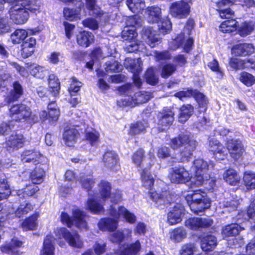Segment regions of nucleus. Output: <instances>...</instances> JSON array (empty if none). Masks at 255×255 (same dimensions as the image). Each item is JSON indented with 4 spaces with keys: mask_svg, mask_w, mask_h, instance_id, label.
I'll list each match as a JSON object with an SVG mask.
<instances>
[{
    "mask_svg": "<svg viewBox=\"0 0 255 255\" xmlns=\"http://www.w3.org/2000/svg\"><path fill=\"white\" fill-rule=\"evenodd\" d=\"M10 3L9 10L12 21L16 24L25 23L29 18L28 10L37 13L40 11L41 2L39 0H5Z\"/></svg>",
    "mask_w": 255,
    "mask_h": 255,
    "instance_id": "nucleus-1",
    "label": "nucleus"
},
{
    "mask_svg": "<svg viewBox=\"0 0 255 255\" xmlns=\"http://www.w3.org/2000/svg\"><path fill=\"white\" fill-rule=\"evenodd\" d=\"M213 163L208 164L203 159H196L193 163V168L195 171V176L191 182L195 186H200L208 183L210 188L213 189L215 185V180L210 177L207 173L210 168H213Z\"/></svg>",
    "mask_w": 255,
    "mask_h": 255,
    "instance_id": "nucleus-2",
    "label": "nucleus"
},
{
    "mask_svg": "<svg viewBox=\"0 0 255 255\" xmlns=\"http://www.w3.org/2000/svg\"><path fill=\"white\" fill-rule=\"evenodd\" d=\"M133 88V86L130 84H126L119 88V91L121 94L127 95V97L126 96L121 100L122 104L120 101H118L119 105L133 106L147 102L152 97L151 93L146 91H138L136 92L133 96H131Z\"/></svg>",
    "mask_w": 255,
    "mask_h": 255,
    "instance_id": "nucleus-3",
    "label": "nucleus"
},
{
    "mask_svg": "<svg viewBox=\"0 0 255 255\" xmlns=\"http://www.w3.org/2000/svg\"><path fill=\"white\" fill-rule=\"evenodd\" d=\"M186 200L191 211L195 213L202 212L210 207V201L207 197L206 194L200 190L188 194L186 196Z\"/></svg>",
    "mask_w": 255,
    "mask_h": 255,
    "instance_id": "nucleus-4",
    "label": "nucleus"
},
{
    "mask_svg": "<svg viewBox=\"0 0 255 255\" xmlns=\"http://www.w3.org/2000/svg\"><path fill=\"white\" fill-rule=\"evenodd\" d=\"M11 119L15 122H24L31 116V111L29 107L23 104L13 105L9 109Z\"/></svg>",
    "mask_w": 255,
    "mask_h": 255,
    "instance_id": "nucleus-5",
    "label": "nucleus"
},
{
    "mask_svg": "<svg viewBox=\"0 0 255 255\" xmlns=\"http://www.w3.org/2000/svg\"><path fill=\"white\" fill-rule=\"evenodd\" d=\"M55 232L58 238H64L71 247L78 249L82 247L83 242L76 233L70 232L65 228L57 229Z\"/></svg>",
    "mask_w": 255,
    "mask_h": 255,
    "instance_id": "nucleus-6",
    "label": "nucleus"
},
{
    "mask_svg": "<svg viewBox=\"0 0 255 255\" xmlns=\"http://www.w3.org/2000/svg\"><path fill=\"white\" fill-rule=\"evenodd\" d=\"M168 176L172 183L176 184L185 183L191 179L188 171L181 166L170 168Z\"/></svg>",
    "mask_w": 255,
    "mask_h": 255,
    "instance_id": "nucleus-7",
    "label": "nucleus"
},
{
    "mask_svg": "<svg viewBox=\"0 0 255 255\" xmlns=\"http://www.w3.org/2000/svg\"><path fill=\"white\" fill-rule=\"evenodd\" d=\"M111 216L112 217L111 221L109 219L104 221L103 223H116L118 222V219L121 217H124L127 222L129 223H134L136 221V217L135 215L129 212L126 208L124 207H121L119 208L118 211L111 206L110 211Z\"/></svg>",
    "mask_w": 255,
    "mask_h": 255,
    "instance_id": "nucleus-8",
    "label": "nucleus"
},
{
    "mask_svg": "<svg viewBox=\"0 0 255 255\" xmlns=\"http://www.w3.org/2000/svg\"><path fill=\"white\" fill-rule=\"evenodd\" d=\"M190 12V6L183 1L172 3L170 7V13L174 17L183 18L187 17Z\"/></svg>",
    "mask_w": 255,
    "mask_h": 255,
    "instance_id": "nucleus-9",
    "label": "nucleus"
},
{
    "mask_svg": "<svg viewBox=\"0 0 255 255\" xmlns=\"http://www.w3.org/2000/svg\"><path fill=\"white\" fill-rule=\"evenodd\" d=\"M158 128L160 131L167 129L174 121V113L169 109H163L158 115Z\"/></svg>",
    "mask_w": 255,
    "mask_h": 255,
    "instance_id": "nucleus-10",
    "label": "nucleus"
},
{
    "mask_svg": "<svg viewBox=\"0 0 255 255\" xmlns=\"http://www.w3.org/2000/svg\"><path fill=\"white\" fill-rule=\"evenodd\" d=\"M22 245V242L17 238H13L9 244L1 245L0 250L2 253L8 255H21L22 253L18 250V248L21 247Z\"/></svg>",
    "mask_w": 255,
    "mask_h": 255,
    "instance_id": "nucleus-11",
    "label": "nucleus"
},
{
    "mask_svg": "<svg viewBox=\"0 0 255 255\" xmlns=\"http://www.w3.org/2000/svg\"><path fill=\"white\" fill-rule=\"evenodd\" d=\"M87 216L82 211L79 209L73 210V219L65 213H62L61 215V221L63 223H73L75 221L79 223H84L86 222Z\"/></svg>",
    "mask_w": 255,
    "mask_h": 255,
    "instance_id": "nucleus-12",
    "label": "nucleus"
},
{
    "mask_svg": "<svg viewBox=\"0 0 255 255\" xmlns=\"http://www.w3.org/2000/svg\"><path fill=\"white\" fill-rule=\"evenodd\" d=\"M227 148L231 156L236 160L240 158L245 151L241 141L239 140H228Z\"/></svg>",
    "mask_w": 255,
    "mask_h": 255,
    "instance_id": "nucleus-13",
    "label": "nucleus"
},
{
    "mask_svg": "<svg viewBox=\"0 0 255 255\" xmlns=\"http://www.w3.org/2000/svg\"><path fill=\"white\" fill-rule=\"evenodd\" d=\"M233 0H219L216 2L217 10L222 18H229L232 17L234 11L229 6L233 3Z\"/></svg>",
    "mask_w": 255,
    "mask_h": 255,
    "instance_id": "nucleus-14",
    "label": "nucleus"
},
{
    "mask_svg": "<svg viewBox=\"0 0 255 255\" xmlns=\"http://www.w3.org/2000/svg\"><path fill=\"white\" fill-rule=\"evenodd\" d=\"M43 157L39 151L34 149L25 150L21 154V160L23 163L32 162L35 165L40 163V160Z\"/></svg>",
    "mask_w": 255,
    "mask_h": 255,
    "instance_id": "nucleus-15",
    "label": "nucleus"
},
{
    "mask_svg": "<svg viewBox=\"0 0 255 255\" xmlns=\"http://www.w3.org/2000/svg\"><path fill=\"white\" fill-rule=\"evenodd\" d=\"M209 146L211 150L214 152L215 158L218 160H223L227 155L226 148L219 141L215 139L209 140Z\"/></svg>",
    "mask_w": 255,
    "mask_h": 255,
    "instance_id": "nucleus-16",
    "label": "nucleus"
},
{
    "mask_svg": "<svg viewBox=\"0 0 255 255\" xmlns=\"http://www.w3.org/2000/svg\"><path fill=\"white\" fill-rule=\"evenodd\" d=\"M197 146V143L195 140H191L190 142L180 152V158H175L174 162H183L188 161L192 155V152L195 150Z\"/></svg>",
    "mask_w": 255,
    "mask_h": 255,
    "instance_id": "nucleus-17",
    "label": "nucleus"
},
{
    "mask_svg": "<svg viewBox=\"0 0 255 255\" xmlns=\"http://www.w3.org/2000/svg\"><path fill=\"white\" fill-rule=\"evenodd\" d=\"M184 210L182 204L176 203L172 209L168 214V221L169 223H179L181 222L182 216Z\"/></svg>",
    "mask_w": 255,
    "mask_h": 255,
    "instance_id": "nucleus-18",
    "label": "nucleus"
},
{
    "mask_svg": "<svg viewBox=\"0 0 255 255\" xmlns=\"http://www.w3.org/2000/svg\"><path fill=\"white\" fill-rule=\"evenodd\" d=\"M142 37L143 40L151 47H154L160 41L158 35L156 34L155 31L151 27L146 28L142 30Z\"/></svg>",
    "mask_w": 255,
    "mask_h": 255,
    "instance_id": "nucleus-19",
    "label": "nucleus"
},
{
    "mask_svg": "<svg viewBox=\"0 0 255 255\" xmlns=\"http://www.w3.org/2000/svg\"><path fill=\"white\" fill-rule=\"evenodd\" d=\"M79 135L78 130L72 127L65 130L63 134V138L67 146H72L76 142Z\"/></svg>",
    "mask_w": 255,
    "mask_h": 255,
    "instance_id": "nucleus-20",
    "label": "nucleus"
},
{
    "mask_svg": "<svg viewBox=\"0 0 255 255\" xmlns=\"http://www.w3.org/2000/svg\"><path fill=\"white\" fill-rule=\"evenodd\" d=\"M27 68L33 76L43 79L48 74V70L44 66L36 63L27 64Z\"/></svg>",
    "mask_w": 255,
    "mask_h": 255,
    "instance_id": "nucleus-21",
    "label": "nucleus"
},
{
    "mask_svg": "<svg viewBox=\"0 0 255 255\" xmlns=\"http://www.w3.org/2000/svg\"><path fill=\"white\" fill-rule=\"evenodd\" d=\"M149 194L150 199L155 203L158 208H161L169 201L167 197L169 193L166 191H162V193L150 192Z\"/></svg>",
    "mask_w": 255,
    "mask_h": 255,
    "instance_id": "nucleus-22",
    "label": "nucleus"
},
{
    "mask_svg": "<svg viewBox=\"0 0 255 255\" xmlns=\"http://www.w3.org/2000/svg\"><path fill=\"white\" fill-rule=\"evenodd\" d=\"M94 40V36L92 33L83 30L77 35V42L78 45L84 47L89 46Z\"/></svg>",
    "mask_w": 255,
    "mask_h": 255,
    "instance_id": "nucleus-23",
    "label": "nucleus"
},
{
    "mask_svg": "<svg viewBox=\"0 0 255 255\" xmlns=\"http://www.w3.org/2000/svg\"><path fill=\"white\" fill-rule=\"evenodd\" d=\"M147 21L149 23H157L161 19V9L158 6L148 7L145 10Z\"/></svg>",
    "mask_w": 255,
    "mask_h": 255,
    "instance_id": "nucleus-24",
    "label": "nucleus"
},
{
    "mask_svg": "<svg viewBox=\"0 0 255 255\" xmlns=\"http://www.w3.org/2000/svg\"><path fill=\"white\" fill-rule=\"evenodd\" d=\"M103 162L105 166L113 170L118 166V155L113 151H107L103 155Z\"/></svg>",
    "mask_w": 255,
    "mask_h": 255,
    "instance_id": "nucleus-25",
    "label": "nucleus"
},
{
    "mask_svg": "<svg viewBox=\"0 0 255 255\" xmlns=\"http://www.w3.org/2000/svg\"><path fill=\"white\" fill-rule=\"evenodd\" d=\"M35 44L36 40L33 37H30L22 44L21 55L23 58H26L32 55Z\"/></svg>",
    "mask_w": 255,
    "mask_h": 255,
    "instance_id": "nucleus-26",
    "label": "nucleus"
},
{
    "mask_svg": "<svg viewBox=\"0 0 255 255\" xmlns=\"http://www.w3.org/2000/svg\"><path fill=\"white\" fill-rule=\"evenodd\" d=\"M54 112L53 111H48L47 113L45 111H42L39 114V118L33 115L32 119L34 122H37L40 119L41 121H45L48 120V122L51 124H55L58 120L59 115H57L56 117L54 116Z\"/></svg>",
    "mask_w": 255,
    "mask_h": 255,
    "instance_id": "nucleus-27",
    "label": "nucleus"
},
{
    "mask_svg": "<svg viewBox=\"0 0 255 255\" xmlns=\"http://www.w3.org/2000/svg\"><path fill=\"white\" fill-rule=\"evenodd\" d=\"M217 245L216 238L211 235L206 236L201 240V248L205 252L213 250Z\"/></svg>",
    "mask_w": 255,
    "mask_h": 255,
    "instance_id": "nucleus-28",
    "label": "nucleus"
},
{
    "mask_svg": "<svg viewBox=\"0 0 255 255\" xmlns=\"http://www.w3.org/2000/svg\"><path fill=\"white\" fill-rule=\"evenodd\" d=\"M24 141V138L22 134L15 133L9 137L6 143L7 146L9 147L18 149L23 145Z\"/></svg>",
    "mask_w": 255,
    "mask_h": 255,
    "instance_id": "nucleus-29",
    "label": "nucleus"
},
{
    "mask_svg": "<svg viewBox=\"0 0 255 255\" xmlns=\"http://www.w3.org/2000/svg\"><path fill=\"white\" fill-rule=\"evenodd\" d=\"M191 140H194L190 139L189 135L187 134H181L178 137L172 138L171 140L170 146L172 148L178 149L182 146L187 145Z\"/></svg>",
    "mask_w": 255,
    "mask_h": 255,
    "instance_id": "nucleus-30",
    "label": "nucleus"
},
{
    "mask_svg": "<svg viewBox=\"0 0 255 255\" xmlns=\"http://www.w3.org/2000/svg\"><path fill=\"white\" fill-rule=\"evenodd\" d=\"M140 249V244L138 241L135 243L121 247L117 253L118 255H136Z\"/></svg>",
    "mask_w": 255,
    "mask_h": 255,
    "instance_id": "nucleus-31",
    "label": "nucleus"
},
{
    "mask_svg": "<svg viewBox=\"0 0 255 255\" xmlns=\"http://www.w3.org/2000/svg\"><path fill=\"white\" fill-rule=\"evenodd\" d=\"M96 197H89L86 202L85 206L87 209L92 213L100 214L103 212V206L97 202Z\"/></svg>",
    "mask_w": 255,
    "mask_h": 255,
    "instance_id": "nucleus-32",
    "label": "nucleus"
},
{
    "mask_svg": "<svg viewBox=\"0 0 255 255\" xmlns=\"http://www.w3.org/2000/svg\"><path fill=\"white\" fill-rule=\"evenodd\" d=\"M184 37L182 33L179 36H177L174 40L173 43L176 44L175 47H171L173 49H176L181 45H183V47L184 51L186 52H189L192 48L193 44V39L191 38H189L184 42Z\"/></svg>",
    "mask_w": 255,
    "mask_h": 255,
    "instance_id": "nucleus-33",
    "label": "nucleus"
},
{
    "mask_svg": "<svg viewBox=\"0 0 255 255\" xmlns=\"http://www.w3.org/2000/svg\"><path fill=\"white\" fill-rule=\"evenodd\" d=\"M43 164H40L36 167L34 170L31 173L30 179L32 183L34 184H40L43 181V177L45 174L44 169L43 167Z\"/></svg>",
    "mask_w": 255,
    "mask_h": 255,
    "instance_id": "nucleus-34",
    "label": "nucleus"
},
{
    "mask_svg": "<svg viewBox=\"0 0 255 255\" xmlns=\"http://www.w3.org/2000/svg\"><path fill=\"white\" fill-rule=\"evenodd\" d=\"M223 178L227 183L233 186L236 185L239 182L240 179L236 171L232 168L225 172Z\"/></svg>",
    "mask_w": 255,
    "mask_h": 255,
    "instance_id": "nucleus-35",
    "label": "nucleus"
},
{
    "mask_svg": "<svg viewBox=\"0 0 255 255\" xmlns=\"http://www.w3.org/2000/svg\"><path fill=\"white\" fill-rule=\"evenodd\" d=\"M128 62L130 61L131 64H134L135 65V67L132 65L131 67L133 69V80L134 84L138 87L140 88L142 85V82L141 79L139 77L137 73L141 70V67L140 66L141 61L139 60H136V61L133 60L132 59H128Z\"/></svg>",
    "mask_w": 255,
    "mask_h": 255,
    "instance_id": "nucleus-36",
    "label": "nucleus"
},
{
    "mask_svg": "<svg viewBox=\"0 0 255 255\" xmlns=\"http://www.w3.org/2000/svg\"><path fill=\"white\" fill-rule=\"evenodd\" d=\"M23 94V88L18 82L13 83V89L12 90L7 96V103L16 101Z\"/></svg>",
    "mask_w": 255,
    "mask_h": 255,
    "instance_id": "nucleus-37",
    "label": "nucleus"
},
{
    "mask_svg": "<svg viewBox=\"0 0 255 255\" xmlns=\"http://www.w3.org/2000/svg\"><path fill=\"white\" fill-rule=\"evenodd\" d=\"M53 237L46 236L43 243V249L41 252L40 255H54V247L53 242Z\"/></svg>",
    "mask_w": 255,
    "mask_h": 255,
    "instance_id": "nucleus-38",
    "label": "nucleus"
},
{
    "mask_svg": "<svg viewBox=\"0 0 255 255\" xmlns=\"http://www.w3.org/2000/svg\"><path fill=\"white\" fill-rule=\"evenodd\" d=\"M193 107L191 105L182 106L180 110L178 119L181 123H184L190 117L193 113Z\"/></svg>",
    "mask_w": 255,
    "mask_h": 255,
    "instance_id": "nucleus-39",
    "label": "nucleus"
},
{
    "mask_svg": "<svg viewBox=\"0 0 255 255\" xmlns=\"http://www.w3.org/2000/svg\"><path fill=\"white\" fill-rule=\"evenodd\" d=\"M126 4L129 10L133 13H138L145 7V2L143 0H127Z\"/></svg>",
    "mask_w": 255,
    "mask_h": 255,
    "instance_id": "nucleus-40",
    "label": "nucleus"
},
{
    "mask_svg": "<svg viewBox=\"0 0 255 255\" xmlns=\"http://www.w3.org/2000/svg\"><path fill=\"white\" fill-rule=\"evenodd\" d=\"M241 230L239 224H229L223 229L222 234L225 238L235 236L239 234Z\"/></svg>",
    "mask_w": 255,
    "mask_h": 255,
    "instance_id": "nucleus-41",
    "label": "nucleus"
},
{
    "mask_svg": "<svg viewBox=\"0 0 255 255\" xmlns=\"http://www.w3.org/2000/svg\"><path fill=\"white\" fill-rule=\"evenodd\" d=\"M141 178L143 185L147 189H150L153 185L154 179L149 172L148 169L145 168L141 173Z\"/></svg>",
    "mask_w": 255,
    "mask_h": 255,
    "instance_id": "nucleus-42",
    "label": "nucleus"
},
{
    "mask_svg": "<svg viewBox=\"0 0 255 255\" xmlns=\"http://www.w3.org/2000/svg\"><path fill=\"white\" fill-rule=\"evenodd\" d=\"M48 85L50 90L54 96L57 95L60 90V82L57 77L54 74L49 75Z\"/></svg>",
    "mask_w": 255,
    "mask_h": 255,
    "instance_id": "nucleus-43",
    "label": "nucleus"
},
{
    "mask_svg": "<svg viewBox=\"0 0 255 255\" xmlns=\"http://www.w3.org/2000/svg\"><path fill=\"white\" fill-rule=\"evenodd\" d=\"M186 231L181 228L174 229L170 233V238L174 243H180L186 237Z\"/></svg>",
    "mask_w": 255,
    "mask_h": 255,
    "instance_id": "nucleus-44",
    "label": "nucleus"
},
{
    "mask_svg": "<svg viewBox=\"0 0 255 255\" xmlns=\"http://www.w3.org/2000/svg\"><path fill=\"white\" fill-rule=\"evenodd\" d=\"M131 231L125 230L123 232L117 231L111 235L110 240L114 243H120L124 239L131 236Z\"/></svg>",
    "mask_w": 255,
    "mask_h": 255,
    "instance_id": "nucleus-45",
    "label": "nucleus"
},
{
    "mask_svg": "<svg viewBox=\"0 0 255 255\" xmlns=\"http://www.w3.org/2000/svg\"><path fill=\"white\" fill-rule=\"evenodd\" d=\"M233 16L231 17V19L226 20L221 24L220 26L221 31L223 32L228 33L232 32L236 29L237 22L235 19H233ZM229 19H230V18Z\"/></svg>",
    "mask_w": 255,
    "mask_h": 255,
    "instance_id": "nucleus-46",
    "label": "nucleus"
},
{
    "mask_svg": "<svg viewBox=\"0 0 255 255\" xmlns=\"http://www.w3.org/2000/svg\"><path fill=\"white\" fill-rule=\"evenodd\" d=\"M38 190L39 188L38 186L33 183V184L26 186L24 190L21 189L15 191H13V192H15L18 196H20L23 194V197L25 198L26 196L29 197L33 196Z\"/></svg>",
    "mask_w": 255,
    "mask_h": 255,
    "instance_id": "nucleus-47",
    "label": "nucleus"
},
{
    "mask_svg": "<svg viewBox=\"0 0 255 255\" xmlns=\"http://www.w3.org/2000/svg\"><path fill=\"white\" fill-rule=\"evenodd\" d=\"M111 186L109 182L102 181L99 185V191L102 198L105 200L109 198L111 192Z\"/></svg>",
    "mask_w": 255,
    "mask_h": 255,
    "instance_id": "nucleus-48",
    "label": "nucleus"
},
{
    "mask_svg": "<svg viewBox=\"0 0 255 255\" xmlns=\"http://www.w3.org/2000/svg\"><path fill=\"white\" fill-rule=\"evenodd\" d=\"M239 205V202L237 200H232L224 201L220 203V207L223 208L222 213L225 214L235 211Z\"/></svg>",
    "mask_w": 255,
    "mask_h": 255,
    "instance_id": "nucleus-49",
    "label": "nucleus"
},
{
    "mask_svg": "<svg viewBox=\"0 0 255 255\" xmlns=\"http://www.w3.org/2000/svg\"><path fill=\"white\" fill-rule=\"evenodd\" d=\"M86 7L93 14L101 16L103 11L96 3V0H86Z\"/></svg>",
    "mask_w": 255,
    "mask_h": 255,
    "instance_id": "nucleus-50",
    "label": "nucleus"
},
{
    "mask_svg": "<svg viewBox=\"0 0 255 255\" xmlns=\"http://www.w3.org/2000/svg\"><path fill=\"white\" fill-rule=\"evenodd\" d=\"M244 181L248 189H255V173L251 172H246L244 176Z\"/></svg>",
    "mask_w": 255,
    "mask_h": 255,
    "instance_id": "nucleus-51",
    "label": "nucleus"
},
{
    "mask_svg": "<svg viewBox=\"0 0 255 255\" xmlns=\"http://www.w3.org/2000/svg\"><path fill=\"white\" fill-rule=\"evenodd\" d=\"M27 36V32L24 29H17L11 35L12 43H19L23 41Z\"/></svg>",
    "mask_w": 255,
    "mask_h": 255,
    "instance_id": "nucleus-52",
    "label": "nucleus"
},
{
    "mask_svg": "<svg viewBox=\"0 0 255 255\" xmlns=\"http://www.w3.org/2000/svg\"><path fill=\"white\" fill-rule=\"evenodd\" d=\"M63 14L66 19L69 20H74L80 18V10L65 8L63 10Z\"/></svg>",
    "mask_w": 255,
    "mask_h": 255,
    "instance_id": "nucleus-53",
    "label": "nucleus"
},
{
    "mask_svg": "<svg viewBox=\"0 0 255 255\" xmlns=\"http://www.w3.org/2000/svg\"><path fill=\"white\" fill-rule=\"evenodd\" d=\"M147 127V124L145 122H137L134 124L131 125L129 133L131 135L138 134L144 131Z\"/></svg>",
    "mask_w": 255,
    "mask_h": 255,
    "instance_id": "nucleus-54",
    "label": "nucleus"
},
{
    "mask_svg": "<svg viewBox=\"0 0 255 255\" xmlns=\"http://www.w3.org/2000/svg\"><path fill=\"white\" fill-rule=\"evenodd\" d=\"M255 25L252 22H245L241 24L239 28V33L242 36L250 34L255 29Z\"/></svg>",
    "mask_w": 255,
    "mask_h": 255,
    "instance_id": "nucleus-55",
    "label": "nucleus"
},
{
    "mask_svg": "<svg viewBox=\"0 0 255 255\" xmlns=\"http://www.w3.org/2000/svg\"><path fill=\"white\" fill-rule=\"evenodd\" d=\"M176 65L172 63H166L161 68V76L164 78H166L172 75L176 70Z\"/></svg>",
    "mask_w": 255,
    "mask_h": 255,
    "instance_id": "nucleus-56",
    "label": "nucleus"
},
{
    "mask_svg": "<svg viewBox=\"0 0 255 255\" xmlns=\"http://www.w3.org/2000/svg\"><path fill=\"white\" fill-rule=\"evenodd\" d=\"M71 83L68 89V91L70 95L74 96L80 89L82 86V83L76 79L75 77H72L71 79Z\"/></svg>",
    "mask_w": 255,
    "mask_h": 255,
    "instance_id": "nucleus-57",
    "label": "nucleus"
},
{
    "mask_svg": "<svg viewBox=\"0 0 255 255\" xmlns=\"http://www.w3.org/2000/svg\"><path fill=\"white\" fill-rule=\"evenodd\" d=\"M195 252L196 247L194 244H186L181 247L179 251V255H193Z\"/></svg>",
    "mask_w": 255,
    "mask_h": 255,
    "instance_id": "nucleus-58",
    "label": "nucleus"
},
{
    "mask_svg": "<svg viewBox=\"0 0 255 255\" xmlns=\"http://www.w3.org/2000/svg\"><path fill=\"white\" fill-rule=\"evenodd\" d=\"M82 187L87 191L90 190L95 184V180L91 176H82L80 179Z\"/></svg>",
    "mask_w": 255,
    "mask_h": 255,
    "instance_id": "nucleus-59",
    "label": "nucleus"
},
{
    "mask_svg": "<svg viewBox=\"0 0 255 255\" xmlns=\"http://www.w3.org/2000/svg\"><path fill=\"white\" fill-rule=\"evenodd\" d=\"M159 29L161 32L165 34L169 31L172 28V24L170 20L168 17L161 19L160 23H158Z\"/></svg>",
    "mask_w": 255,
    "mask_h": 255,
    "instance_id": "nucleus-60",
    "label": "nucleus"
},
{
    "mask_svg": "<svg viewBox=\"0 0 255 255\" xmlns=\"http://www.w3.org/2000/svg\"><path fill=\"white\" fill-rule=\"evenodd\" d=\"M145 79L147 83L154 85L157 83L158 77L155 75L154 69L152 68H150L147 69L144 75Z\"/></svg>",
    "mask_w": 255,
    "mask_h": 255,
    "instance_id": "nucleus-61",
    "label": "nucleus"
},
{
    "mask_svg": "<svg viewBox=\"0 0 255 255\" xmlns=\"http://www.w3.org/2000/svg\"><path fill=\"white\" fill-rule=\"evenodd\" d=\"M85 138L92 146H96L99 142V133L96 131L87 132Z\"/></svg>",
    "mask_w": 255,
    "mask_h": 255,
    "instance_id": "nucleus-62",
    "label": "nucleus"
},
{
    "mask_svg": "<svg viewBox=\"0 0 255 255\" xmlns=\"http://www.w3.org/2000/svg\"><path fill=\"white\" fill-rule=\"evenodd\" d=\"M106 71L111 72H120L122 69V65L115 60L107 62Z\"/></svg>",
    "mask_w": 255,
    "mask_h": 255,
    "instance_id": "nucleus-63",
    "label": "nucleus"
},
{
    "mask_svg": "<svg viewBox=\"0 0 255 255\" xmlns=\"http://www.w3.org/2000/svg\"><path fill=\"white\" fill-rule=\"evenodd\" d=\"M11 191L9 188V185H7L6 182L4 180L2 182H0V200L6 199Z\"/></svg>",
    "mask_w": 255,
    "mask_h": 255,
    "instance_id": "nucleus-64",
    "label": "nucleus"
}]
</instances>
